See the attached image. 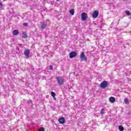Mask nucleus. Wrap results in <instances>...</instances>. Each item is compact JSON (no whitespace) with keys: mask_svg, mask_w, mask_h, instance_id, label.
<instances>
[{"mask_svg":"<svg viewBox=\"0 0 131 131\" xmlns=\"http://www.w3.org/2000/svg\"><path fill=\"white\" fill-rule=\"evenodd\" d=\"M119 129L120 131H123V130L124 129V128H123L122 126L120 125L119 126Z\"/></svg>","mask_w":131,"mask_h":131,"instance_id":"4468645a","label":"nucleus"},{"mask_svg":"<svg viewBox=\"0 0 131 131\" xmlns=\"http://www.w3.org/2000/svg\"><path fill=\"white\" fill-rule=\"evenodd\" d=\"M125 14L127 15V16H130V12L129 11H125Z\"/></svg>","mask_w":131,"mask_h":131,"instance_id":"dca6fc26","label":"nucleus"},{"mask_svg":"<svg viewBox=\"0 0 131 131\" xmlns=\"http://www.w3.org/2000/svg\"><path fill=\"white\" fill-rule=\"evenodd\" d=\"M39 131H45V128L40 127V128H39Z\"/></svg>","mask_w":131,"mask_h":131,"instance_id":"a211bd4d","label":"nucleus"},{"mask_svg":"<svg viewBox=\"0 0 131 131\" xmlns=\"http://www.w3.org/2000/svg\"><path fill=\"white\" fill-rule=\"evenodd\" d=\"M54 100H56V98H55V97H54Z\"/></svg>","mask_w":131,"mask_h":131,"instance_id":"b1692460","label":"nucleus"},{"mask_svg":"<svg viewBox=\"0 0 131 131\" xmlns=\"http://www.w3.org/2000/svg\"><path fill=\"white\" fill-rule=\"evenodd\" d=\"M108 85V82L106 81H102L100 85V88L105 89Z\"/></svg>","mask_w":131,"mask_h":131,"instance_id":"20e7f679","label":"nucleus"},{"mask_svg":"<svg viewBox=\"0 0 131 131\" xmlns=\"http://www.w3.org/2000/svg\"><path fill=\"white\" fill-rule=\"evenodd\" d=\"M50 22L49 20H46L45 22H43L41 24V28L42 29H45L46 27H48V23Z\"/></svg>","mask_w":131,"mask_h":131,"instance_id":"7ed1b4c3","label":"nucleus"},{"mask_svg":"<svg viewBox=\"0 0 131 131\" xmlns=\"http://www.w3.org/2000/svg\"><path fill=\"white\" fill-rule=\"evenodd\" d=\"M99 16V12L97 11H95L93 13V18H97Z\"/></svg>","mask_w":131,"mask_h":131,"instance_id":"1a4fd4ad","label":"nucleus"},{"mask_svg":"<svg viewBox=\"0 0 131 131\" xmlns=\"http://www.w3.org/2000/svg\"><path fill=\"white\" fill-rule=\"evenodd\" d=\"M51 96L53 97V98H55L56 97V93H55L53 92H51Z\"/></svg>","mask_w":131,"mask_h":131,"instance_id":"2eb2a0df","label":"nucleus"},{"mask_svg":"<svg viewBox=\"0 0 131 131\" xmlns=\"http://www.w3.org/2000/svg\"><path fill=\"white\" fill-rule=\"evenodd\" d=\"M49 69H50V70H53V66H49Z\"/></svg>","mask_w":131,"mask_h":131,"instance_id":"aec40b11","label":"nucleus"},{"mask_svg":"<svg viewBox=\"0 0 131 131\" xmlns=\"http://www.w3.org/2000/svg\"><path fill=\"white\" fill-rule=\"evenodd\" d=\"M13 35H18L19 34V32L17 30H15L13 32Z\"/></svg>","mask_w":131,"mask_h":131,"instance_id":"f8f14e48","label":"nucleus"},{"mask_svg":"<svg viewBox=\"0 0 131 131\" xmlns=\"http://www.w3.org/2000/svg\"><path fill=\"white\" fill-rule=\"evenodd\" d=\"M124 101L125 103H127L128 102V100L127 99V98H125Z\"/></svg>","mask_w":131,"mask_h":131,"instance_id":"6ab92c4d","label":"nucleus"},{"mask_svg":"<svg viewBox=\"0 0 131 131\" xmlns=\"http://www.w3.org/2000/svg\"><path fill=\"white\" fill-rule=\"evenodd\" d=\"M56 1H57V2H59L60 0H56Z\"/></svg>","mask_w":131,"mask_h":131,"instance_id":"393cba45","label":"nucleus"},{"mask_svg":"<svg viewBox=\"0 0 131 131\" xmlns=\"http://www.w3.org/2000/svg\"><path fill=\"white\" fill-rule=\"evenodd\" d=\"M23 25H24V26H27V25H28V24H27V23H24V24H23Z\"/></svg>","mask_w":131,"mask_h":131,"instance_id":"4be33fe9","label":"nucleus"},{"mask_svg":"<svg viewBox=\"0 0 131 131\" xmlns=\"http://www.w3.org/2000/svg\"><path fill=\"white\" fill-rule=\"evenodd\" d=\"M70 13L71 14V15H72V16H73V15H74V9H71L70 10Z\"/></svg>","mask_w":131,"mask_h":131,"instance_id":"ddd939ff","label":"nucleus"},{"mask_svg":"<svg viewBox=\"0 0 131 131\" xmlns=\"http://www.w3.org/2000/svg\"><path fill=\"white\" fill-rule=\"evenodd\" d=\"M28 104L31 103V100H28Z\"/></svg>","mask_w":131,"mask_h":131,"instance_id":"5701e85b","label":"nucleus"},{"mask_svg":"<svg viewBox=\"0 0 131 131\" xmlns=\"http://www.w3.org/2000/svg\"><path fill=\"white\" fill-rule=\"evenodd\" d=\"M56 80L58 84H63L64 83V79L62 77H56Z\"/></svg>","mask_w":131,"mask_h":131,"instance_id":"f257e3e1","label":"nucleus"},{"mask_svg":"<svg viewBox=\"0 0 131 131\" xmlns=\"http://www.w3.org/2000/svg\"><path fill=\"white\" fill-rule=\"evenodd\" d=\"M58 121L61 124H64V123H65V118L62 117L58 120Z\"/></svg>","mask_w":131,"mask_h":131,"instance_id":"6e6552de","label":"nucleus"},{"mask_svg":"<svg viewBox=\"0 0 131 131\" xmlns=\"http://www.w3.org/2000/svg\"><path fill=\"white\" fill-rule=\"evenodd\" d=\"M77 55V53H76V52H72L69 54V57L71 58V59H72V58H75Z\"/></svg>","mask_w":131,"mask_h":131,"instance_id":"39448f33","label":"nucleus"},{"mask_svg":"<svg viewBox=\"0 0 131 131\" xmlns=\"http://www.w3.org/2000/svg\"><path fill=\"white\" fill-rule=\"evenodd\" d=\"M21 37H23V38H27V37H28V36H27L26 33L23 32L21 35Z\"/></svg>","mask_w":131,"mask_h":131,"instance_id":"9d476101","label":"nucleus"},{"mask_svg":"<svg viewBox=\"0 0 131 131\" xmlns=\"http://www.w3.org/2000/svg\"><path fill=\"white\" fill-rule=\"evenodd\" d=\"M100 114L103 115L104 114V108H102L100 111Z\"/></svg>","mask_w":131,"mask_h":131,"instance_id":"f3484780","label":"nucleus"},{"mask_svg":"<svg viewBox=\"0 0 131 131\" xmlns=\"http://www.w3.org/2000/svg\"><path fill=\"white\" fill-rule=\"evenodd\" d=\"M24 54L26 57V59H29V54H30L29 49H25Z\"/></svg>","mask_w":131,"mask_h":131,"instance_id":"f03ea898","label":"nucleus"},{"mask_svg":"<svg viewBox=\"0 0 131 131\" xmlns=\"http://www.w3.org/2000/svg\"><path fill=\"white\" fill-rule=\"evenodd\" d=\"M80 57L82 61H86V57H85V55H84V53L83 52L81 53Z\"/></svg>","mask_w":131,"mask_h":131,"instance_id":"423d86ee","label":"nucleus"},{"mask_svg":"<svg viewBox=\"0 0 131 131\" xmlns=\"http://www.w3.org/2000/svg\"><path fill=\"white\" fill-rule=\"evenodd\" d=\"M88 18V15L85 13H83L81 14V19L83 21H85Z\"/></svg>","mask_w":131,"mask_h":131,"instance_id":"0eeeda50","label":"nucleus"},{"mask_svg":"<svg viewBox=\"0 0 131 131\" xmlns=\"http://www.w3.org/2000/svg\"><path fill=\"white\" fill-rule=\"evenodd\" d=\"M110 102H111V103H114V102H115V98L112 97H110Z\"/></svg>","mask_w":131,"mask_h":131,"instance_id":"9b49d317","label":"nucleus"},{"mask_svg":"<svg viewBox=\"0 0 131 131\" xmlns=\"http://www.w3.org/2000/svg\"><path fill=\"white\" fill-rule=\"evenodd\" d=\"M3 7V4H2V2L0 1V8H2Z\"/></svg>","mask_w":131,"mask_h":131,"instance_id":"412c9836","label":"nucleus"}]
</instances>
